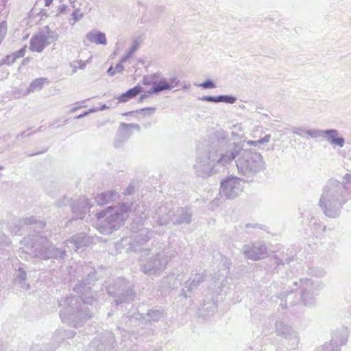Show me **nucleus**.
I'll return each mask as SVG.
<instances>
[{
	"mask_svg": "<svg viewBox=\"0 0 351 351\" xmlns=\"http://www.w3.org/2000/svg\"><path fill=\"white\" fill-rule=\"evenodd\" d=\"M73 290L80 294V300L71 295L59 301L60 306L64 305L60 311V317L63 322L77 328L93 317L92 312L85 304L93 305L96 301L97 293L91 290L90 282L77 284Z\"/></svg>",
	"mask_w": 351,
	"mask_h": 351,
	"instance_id": "f257e3e1",
	"label": "nucleus"
},
{
	"mask_svg": "<svg viewBox=\"0 0 351 351\" xmlns=\"http://www.w3.org/2000/svg\"><path fill=\"white\" fill-rule=\"evenodd\" d=\"M228 136L222 130L210 134L204 140V152L196 158L193 168L197 176L205 178L211 176L217 165H227Z\"/></svg>",
	"mask_w": 351,
	"mask_h": 351,
	"instance_id": "f03ea898",
	"label": "nucleus"
},
{
	"mask_svg": "<svg viewBox=\"0 0 351 351\" xmlns=\"http://www.w3.org/2000/svg\"><path fill=\"white\" fill-rule=\"evenodd\" d=\"M351 199V173H346L342 180L330 178L322 189L319 206L330 218L338 217L343 206Z\"/></svg>",
	"mask_w": 351,
	"mask_h": 351,
	"instance_id": "7ed1b4c3",
	"label": "nucleus"
},
{
	"mask_svg": "<svg viewBox=\"0 0 351 351\" xmlns=\"http://www.w3.org/2000/svg\"><path fill=\"white\" fill-rule=\"evenodd\" d=\"M227 165L234 160L238 173L245 182H252L261 171L265 169L263 156L252 149H243L239 144L232 143L228 138L226 155Z\"/></svg>",
	"mask_w": 351,
	"mask_h": 351,
	"instance_id": "20e7f679",
	"label": "nucleus"
},
{
	"mask_svg": "<svg viewBox=\"0 0 351 351\" xmlns=\"http://www.w3.org/2000/svg\"><path fill=\"white\" fill-rule=\"evenodd\" d=\"M21 244L27 254L43 260L63 259L66 256L65 248L57 247L46 237L41 235L25 237Z\"/></svg>",
	"mask_w": 351,
	"mask_h": 351,
	"instance_id": "39448f33",
	"label": "nucleus"
},
{
	"mask_svg": "<svg viewBox=\"0 0 351 351\" xmlns=\"http://www.w3.org/2000/svg\"><path fill=\"white\" fill-rule=\"evenodd\" d=\"M145 320L144 314L138 312L123 315L117 329L121 335V341L124 342L125 348H132L131 343L134 340H138L140 337H146L153 334L152 328H145V326L141 327L137 332L128 330L132 327L145 326Z\"/></svg>",
	"mask_w": 351,
	"mask_h": 351,
	"instance_id": "423d86ee",
	"label": "nucleus"
},
{
	"mask_svg": "<svg viewBox=\"0 0 351 351\" xmlns=\"http://www.w3.org/2000/svg\"><path fill=\"white\" fill-rule=\"evenodd\" d=\"M110 295L114 296L116 305L132 302L135 296L134 285L125 278L119 277L112 281L106 287Z\"/></svg>",
	"mask_w": 351,
	"mask_h": 351,
	"instance_id": "0eeeda50",
	"label": "nucleus"
},
{
	"mask_svg": "<svg viewBox=\"0 0 351 351\" xmlns=\"http://www.w3.org/2000/svg\"><path fill=\"white\" fill-rule=\"evenodd\" d=\"M97 217L99 220L105 218L104 221H101V232L104 234H110L119 229L123 225L125 219L123 214L112 206H108L106 210L97 213Z\"/></svg>",
	"mask_w": 351,
	"mask_h": 351,
	"instance_id": "6e6552de",
	"label": "nucleus"
},
{
	"mask_svg": "<svg viewBox=\"0 0 351 351\" xmlns=\"http://www.w3.org/2000/svg\"><path fill=\"white\" fill-rule=\"evenodd\" d=\"M174 256V252L169 248L164 249L149 258L141 267V270L148 276L159 274L166 268L167 265Z\"/></svg>",
	"mask_w": 351,
	"mask_h": 351,
	"instance_id": "1a4fd4ad",
	"label": "nucleus"
},
{
	"mask_svg": "<svg viewBox=\"0 0 351 351\" xmlns=\"http://www.w3.org/2000/svg\"><path fill=\"white\" fill-rule=\"evenodd\" d=\"M294 285L300 291V300L306 306L314 304L316 296L322 288L321 282L310 278L300 279L298 282H295Z\"/></svg>",
	"mask_w": 351,
	"mask_h": 351,
	"instance_id": "9d476101",
	"label": "nucleus"
},
{
	"mask_svg": "<svg viewBox=\"0 0 351 351\" xmlns=\"http://www.w3.org/2000/svg\"><path fill=\"white\" fill-rule=\"evenodd\" d=\"M242 180L236 176L228 177L221 182L219 195L226 199L235 198L243 191Z\"/></svg>",
	"mask_w": 351,
	"mask_h": 351,
	"instance_id": "9b49d317",
	"label": "nucleus"
},
{
	"mask_svg": "<svg viewBox=\"0 0 351 351\" xmlns=\"http://www.w3.org/2000/svg\"><path fill=\"white\" fill-rule=\"evenodd\" d=\"M307 134L312 138L322 137L326 138L331 145L343 147L345 145V139L343 136H339V132L335 129L328 130H309Z\"/></svg>",
	"mask_w": 351,
	"mask_h": 351,
	"instance_id": "f8f14e48",
	"label": "nucleus"
},
{
	"mask_svg": "<svg viewBox=\"0 0 351 351\" xmlns=\"http://www.w3.org/2000/svg\"><path fill=\"white\" fill-rule=\"evenodd\" d=\"M154 218L157 219L159 226L168 224L172 219L173 204L171 202H162L155 206Z\"/></svg>",
	"mask_w": 351,
	"mask_h": 351,
	"instance_id": "ddd939ff",
	"label": "nucleus"
},
{
	"mask_svg": "<svg viewBox=\"0 0 351 351\" xmlns=\"http://www.w3.org/2000/svg\"><path fill=\"white\" fill-rule=\"evenodd\" d=\"M241 252L247 259L257 261L263 258L267 254V248L261 243H254L244 245Z\"/></svg>",
	"mask_w": 351,
	"mask_h": 351,
	"instance_id": "4468645a",
	"label": "nucleus"
},
{
	"mask_svg": "<svg viewBox=\"0 0 351 351\" xmlns=\"http://www.w3.org/2000/svg\"><path fill=\"white\" fill-rule=\"evenodd\" d=\"M275 332L278 336L293 341V346H297L299 343L300 339L297 332L282 321L279 320L276 322Z\"/></svg>",
	"mask_w": 351,
	"mask_h": 351,
	"instance_id": "2eb2a0df",
	"label": "nucleus"
},
{
	"mask_svg": "<svg viewBox=\"0 0 351 351\" xmlns=\"http://www.w3.org/2000/svg\"><path fill=\"white\" fill-rule=\"evenodd\" d=\"M131 129H136L140 131L141 127L137 123H121L117 133V136L114 142L115 147H119L122 143H125L131 136Z\"/></svg>",
	"mask_w": 351,
	"mask_h": 351,
	"instance_id": "dca6fc26",
	"label": "nucleus"
},
{
	"mask_svg": "<svg viewBox=\"0 0 351 351\" xmlns=\"http://www.w3.org/2000/svg\"><path fill=\"white\" fill-rule=\"evenodd\" d=\"M92 242L91 239L85 233L81 232L73 235L71 239L65 241V247L71 250L73 249L75 252L82 247L88 245Z\"/></svg>",
	"mask_w": 351,
	"mask_h": 351,
	"instance_id": "f3484780",
	"label": "nucleus"
},
{
	"mask_svg": "<svg viewBox=\"0 0 351 351\" xmlns=\"http://www.w3.org/2000/svg\"><path fill=\"white\" fill-rule=\"evenodd\" d=\"M92 204L90 200L86 197H80L78 200H76L71 206V209L73 214V219H82L85 217L86 210L90 208Z\"/></svg>",
	"mask_w": 351,
	"mask_h": 351,
	"instance_id": "a211bd4d",
	"label": "nucleus"
},
{
	"mask_svg": "<svg viewBox=\"0 0 351 351\" xmlns=\"http://www.w3.org/2000/svg\"><path fill=\"white\" fill-rule=\"evenodd\" d=\"M206 276L203 272L191 274L190 278L185 282L184 287L182 289L181 295L184 298L189 297L186 291H192L204 282Z\"/></svg>",
	"mask_w": 351,
	"mask_h": 351,
	"instance_id": "6ab92c4d",
	"label": "nucleus"
},
{
	"mask_svg": "<svg viewBox=\"0 0 351 351\" xmlns=\"http://www.w3.org/2000/svg\"><path fill=\"white\" fill-rule=\"evenodd\" d=\"M192 213L187 208L180 207L173 211L172 221L173 225L189 224L191 222Z\"/></svg>",
	"mask_w": 351,
	"mask_h": 351,
	"instance_id": "aec40b11",
	"label": "nucleus"
},
{
	"mask_svg": "<svg viewBox=\"0 0 351 351\" xmlns=\"http://www.w3.org/2000/svg\"><path fill=\"white\" fill-rule=\"evenodd\" d=\"M165 312L163 309L152 308L148 310L146 314H144L145 320L144 322L145 328H151L149 326L152 322H158L162 318L165 317Z\"/></svg>",
	"mask_w": 351,
	"mask_h": 351,
	"instance_id": "412c9836",
	"label": "nucleus"
},
{
	"mask_svg": "<svg viewBox=\"0 0 351 351\" xmlns=\"http://www.w3.org/2000/svg\"><path fill=\"white\" fill-rule=\"evenodd\" d=\"M276 298L280 300V306L282 308H288L298 303L300 299H295V294L293 291H284L280 293Z\"/></svg>",
	"mask_w": 351,
	"mask_h": 351,
	"instance_id": "4be33fe9",
	"label": "nucleus"
},
{
	"mask_svg": "<svg viewBox=\"0 0 351 351\" xmlns=\"http://www.w3.org/2000/svg\"><path fill=\"white\" fill-rule=\"evenodd\" d=\"M119 195L118 192L114 190L108 191L105 192H102L98 194L95 199V202L98 205L103 206L104 204H110L114 200H116L119 197Z\"/></svg>",
	"mask_w": 351,
	"mask_h": 351,
	"instance_id": "5701e85b",
	"label": "nucleus"
},
{
	"mask_svg": "<svg viewBox=\"0 0 351 351\" xmlns=\"http://www.w3.org/2000/svg\"><path fill=\"white\" fill-rule=\"evenodd\" d=\"M47 38L40 34L33 36L30 40L29 49L32 51L42 52L47 45Z\"/></svg>",
	"mask_w": 351,
	"mask_h": 351,
	"instance_id": "b1692460",
	"label": "nucleus"
},
{
	"mask_svg": "<svg viewBox=\"0 0 351 351\" xmlns=\"http://www.w3.org/2000/svg\"><path fill=\"white\" fill-rule=\"evenodd\" d=\"M27 272L25 269L19 266L16 268L14 273V282L19 285L23 290H27L29 288V285L26 282Z\"/></svg>",
	"mask_w": 351,
	"mask_h": 351,
	"instance_id": "393cba45",
	"label": "nucleus"
},
{
	"mask_svg": "<svg viewBox=\"0 0 351 351\" xmlns=\"http://www.w3.org/2000/svg\"><path fill=\"white\" fill-rule=\"evenodd\" d=\"M143 91V88L137 84L134 87L130 88L126 92L122 93L120 96L117 97V99L119 103H125L135 98L137 95Z\"/></svg>",
	"mask_w": 351,
	"mask_h": 351,
	"instance_id": "a878e982",
	"label": "nucleus"
},
{
	"mask_svg": "<svg viewBox=\"0 0 351 351\" xmlns=\"http://www.w3.org/2000/svg\"><path fill=\"white\" fill-rule=\"evenodd\" d=\"M86 39L91 43L106 45L107 44L106 34L98 30H93L86 34Z\"/></svg>",
	"mask_w": 351,
	"mask_h": 351,
	"instance_id": "bb28decb",
	"label": "nucleus"
},
{
	"mask_svg": "<svg viewBox=\"0 0 351 351\" xmlns=\"http://www.w3.org/2000/svg\"><path fill=\"white\" fill-rule=\"evenodd\" d=\"M171 90V86L168 84V80L165 77L160 78L158 81L153 82L152 87L149 90V94H158L163 90Z\"/></svg>",
	"mask_w": 351,
	"mask_h": 351,
	"instance_id": "cd10ccee",
	"label": "nucleus"
},
{
	"mask_svg": "<svg viewBox=\"0 0 351 351\" xmlns=\"http://www.w3.org/2000/svg\"><path fill=\"white\" fill-rule=\"evenodd\" d=\"M101 343L99 347V350L113 351L116 341L114 335L112 332H106L101 339Z\"/></svg>",
	"mask_w": 351,
	"mask_h": 351,
	"instance_id": "c85d7f7f",
	"label": "nucleus"
},
{
	"mask_svg": "<svg viewBox=\"0 0 351 351\" xmlns=\"http://www.w3.org/2000/svg\"><path fill=\"white\" fill-rule=\"evenodd\" d=\"M75 335V332L73 330L60 328L56 330L52 338L54 341H57L59 344L66 339L73 338Z\"/></svg>",
	"mask_w": 351,
	"mask_h": 351,
	"instance_id": "c756f323",
	"label": "nucleus"
},
{
	"mask_svg": "<svg viewBox=\"0 0 351 351\" xmlns=\"http://www.w3.org/2000/svg\"><path fill=\"white\" fill-rule=\"evenodd\" d=\"M152 237V232L147 229H142L140 232L135 236L134 239V243L141 245L148 241Z\"/></svg>",
	"mask_w": 351,
	"mask_h": 351,
	"instance_id": "7c9ffc66",
	"label": "nucleus"
},
{
	"mask_svg": "<svg viewBox=\"0 0 351 351\" xmlns=\"http://www.w3.org/2000/svg\"><path fill=\"white\" fill-rule=\"evenodd\" d=\"M348 341V336L346 331L344 332H336L332 337V339L330 341L331 343H333L335 345H338L339 348L341 346L345 344Z\"/></svg>",
	"mask_w": 351,
	"mask_h": 351,
	"instance_id": "2f4dec72",
	"label": "nucleus"
},
{
	"mask_svg": "<svg viewBox=\"0 0 351 351\" xmlns=\"http://www.w3.org/2000/svg\"><path fill=\"white\" fill-rule=\"evenodd\" d=\"M45 82H47V78L45 77H40L34 80L31 82L29 87L27 88V93L40 90L43 88Z\"/></svg>",
	"mask_w": 351,
	"mask_h": 351,
	"instance_id": "473e14b6",
	"label": "nucleus"
},
{
	"mask_svg": "<svg viewBox=\"0 0 351 351\" xmlns=\"http://www.w3.org/2000/svg\"><path fill=\"white\" fill-rule=\"evenodd\" d=\"M85 271L87 273L86 277H84L82 280L78 284H84V282H91V286L93 285L95 281L97 280L96 271L94 268L89 266H86L84 268Z\"/></svg>",
	"mask_w": 351,
	"mask_h": 351,
	"instance_id": "72a5a7b5",
	"label": "nucleus"
},
{
	"mask_svg": "<svg viewBox=\"0 0 351 351\" xmlns=\"http://www.w3.org/2000/svg\"><path fill=\"white\" fill-rule=\"evenodd\" d=\"M161 282L165 285L162 287L164 290L173 289L176 288L178 284L177 282H176V278L173 274L167 276V277L164 278Z\"/></svg>",
	"mask_w": 351,
	"mask_h": 351,
	"instance_id": "f704fd0d",
	"label": "nucleus"
},
{
	"mask_svg": "<svg viewBox=\"0 0 351 351\" xmlns=\"http://www.w3.org/2000/svg\"><path fill=\"white\" fill-rule=\"evenodd\" d=\"M291 261H292V258H291L290 257H288L284 261L282 259L280 258L276 255L274 256L273 257H271L269 259L270 265L276 266L274 269H276V267H278L280 265H284L285 263L289 264Z\"/></svg>",
	"mask_w": 351,
	"mask_h": 351,
	"instance_id": "c9c22d12",
	"label": "nucleus"
},
{
	"mask_svg": "<svg viewBox=\"0 0 351 351\" xmlns=\"http://www.w3.org/2000/svg\"><path fill=\"white\" fill-rule=\"evenodd\" d=\"M156 110V109L154 107H147V108H141V109L136 110V111H130V112H125L123 114V115L128 116L133 113H141L144 116H145L147 114L152 115L155 112Z\"/></svg>",
	"mask_w": 351,
	"mask_h": 351,
	"instance_id": "e433bc0d",
	"label": "nucleus"
},
{
	"mask_svg": "<svg viewBox=\"0 0 351 351\" xmlns=\"http://www.w3.org/2000/svg\"><path fill=\"white\" fill-rule=\"evenodd\" d=\"M23 225V223H21V220L16 221L15 222L12 223L10 226V231L12 234L16 235V234H22V228Z\"/></svg>",
	"mask_w": 351,
	"mask_h": 351,
	"instance_id": "4c0bfd02",
	"label": "nucleus"
},
{
	"mask_svg": "<svg viewBox=\"0 0 351 351\" xmlns=\"http://www.w3.org/2000/svg\"><path fill=\"white\" fill-rule=\"evenodd\" d=\"M317 351H341V348L338 345H335L330 341L324 343L322 346L318 348Z\"/></svg>",
	"mask_w": 351,
	"mask_h": 351,
	"instance_id": "58836bf2",
	"label": "nucleus"
},
{
	"mask_svg": "<svg viewBox=\"0 0 351 351\" xmlns=\"http://www.w3.org/2000/svg\"><path fill=\"white\" fill-rule=\"evenodd\" d=\"M84 14L80 10V9L75 10L72 14H71V18L69 19V23L71 25H73L76 22L80 21Z\"/></svg>",
	"mask_w": 351,
	"mask_h": 351,
	"instance_id": "ea45409f",
	"label": "nucleus"
},
{
	"mask_svg": "<svg viewBox=\"0 0 351 351\" xmlns=\"http://www.w3.org/2000/svg\"><path fill=\"white\" fill-rule=\"evenodd\" d=\"M218 98L219 100V103L223 102L226 104H233L237 101L236 97L229 95H218Z\"/></svg>",
	"mask_w": 351,
	"mask_h": 351,
	"instance_id": "a19ab883",
	"label": "nucleus"
},
{
	"mask_svg": "<svg viewBox=\"0 0 351 351\" xmlns=\"http://www.w3.org/2000/svg\"><path fill=\"white\" fill-rule=\"evenodd\" d=\"M21 223H23V226L25 225H31V224H36L38 222L40 225L41 227L43 224L41 221H38V220L35 218L34 216L27 217L23 219H20Z\"/></svg>",
	"mask_w": 351,
	"mask_h": 351,
	"instance_id": "79ce46f5",
	"label": "nucleus"
},
{
	"mask_svg": "<svg viewBox=\"0 0 351 351\" xmlns=\"http://www.w3.org/2000/svg\"><path fill=\"white\" fill-rule=\"evenodd\" d=\"M269 140H270V135L267 134L259 140L249 141H247V144L250 145L258 146L259 145L268 143L269 141Z\"/></svg>",
	"mask_w": 351,
	"mask_h": 351,
	"instance_id": "37998d69",
	"label": "nucleus"
},
{
	"mask_svg": "<svg viewBox=\"0 0 351 351\" xmlns=\"http://www.w3.org/2000/svg\"><path fill=\"white\" fill-rule=\"evenodd\" d=\"M25 52H26V46H24L21 49H19L16 51H14V53L10 54L11 58H12L11 61L15 62L17 58H23L25 56Z\"/></svg>",
	"mask_w": 351,
	"mask_h": 351,
	"instance_id": "c03bdc74",
	"label": "nucleus"
},
{
	"mask_svg": "<svg viewBox=\"0 0 351 351\" xmlns=\"http://www.w3.org/2000/svg\"><path fill=\"white\" fill-rule=\"evenodd\" d=\"M195 85L204 89L215 88L216 87L215 82L211 80H207L201 84H195Z\"/></svg>",
	"mask_w": 351,
	"mask_h": 351,
	"instance_id": "a18cd8bd",
	"label": "nucleus"
},
{
	"mask_svg": "<svg viewBox=\"0 0 351 351\" xmlns=\"http://www.w3.org/2000/svg\"><path fill=\"white\" fill-rule=\"evenodd\" d=\"M291 130L293 134L299 135L300 136H303L304 133L307 134V131L308 130H306L305 128H304L302 126H299V127H293Z\"/></svg>",
	"mask_w": 351,
	"mask_h": 351,
	"instance_id": "49530a36",
	"label": "nucleus"
},
{
	"mask_svg": "<svg viewBox=\"0 0 351 351\" xmlns=\"http://www.w3.org/2000/svg\"><path fill=\"white\" fill-rule=\"evenodd\" d=\"M199 100L207 102H213V103H219V100L218 96H203L202 97L198 98Z\"/></svg>",
	"mask_w": 351,
	"mask_h": 351,
	"instance_id": "de8ad7c7",
	"label": "nucleus"
},
{
	"mask_svg": "<svg viewBox=\"0 0 351 351\" xmlns=\"http://www.w3.org/2000/svg\"><path fill=\"white\" fill-rule=\"evenodd\" d=\"M132 208V203H123L120 206L119 208H115V210H118L119 213H123V215L127 213L128 210H130Z\"/></svg>",
	"mask_w": 351,
	"mask_h": 351,
	"instance_id": "09e8293b",
	"label": "nucleus"
},
{
	"mask_svg": "<svg viewBox=\"0 0 351 351\" xmlns=\"http://www.w3.org/2000/svg\"><path fill=\"white\" fill-rule=\"evenodd\" d=\"M140 45L139 42L137 40H135L131 46V47L127 51V53L132 57L133 53L137 51Z\"/></svg>",
	"mask_w": 351,
	"mask_h": 351,
	"instance_id": "8fccbe9b",
	"label": "nucleus"
},
{
	"mask_svg": "<svg viewBox=\"0 0 351 351\" xmlns=\"http://www.w3.org/2000/svg\"><path fill=\"white\" fill-rule=\"evenodd\" d=\"M11 60H12V58H11L10 55L6 56L4 58H3L0 61V66H3L4 64H7V65H9V66L12 64L14 62V61H11Z\"/></svg>",
	"mask_w": 351,
	"mask_h": 351,
	"instance_id": "3c124183",
	"label": "nucleus"
},
{
	"mask_svg": "<svg viewBox=\"0 0 351 351\" xmlns=\"http://www.w3.org/2000/svg\"><path fill=\"white\" fill-rule=\"evenodd\" d=\"M158 76V74H154L153 76H145L143 78V84L144 85H149L151 84H153V82L154 81H153V77H155V76Z\"/></svg>",
	"mask_w": 351,
	"mask_h": 351,
	"instance_id": "603ef678",
	"label": "nucleus"
},
{
	"mask_svg": "<svg viewBox=\"0 0 351 351\" xmlns=\"http://www.w3.org/2000/svg\"><path fill=\"white\" fill-rule=\"evenodd\" d=\"M41 128H42V127H40V128H38L37 129V130H35L34 132H32V133H29V134H26V132H25V131H24V132H21V133H19V134H18L16 135V138H17V139H22V138H25V137H26V136H30L32 134H34V133H36V132H40V131H41Z\"/></svg>",
	"mask_w": 351,
	"mask_h": 351,
	"instance_id": "864d4df0",
	"label": "nucleus"
},
{
	"mask_svg": "<svg viewBox=\"0 0 351 351\" xmlns=\"http://www.w3.org/2000/svg\"><path fill=\"white\" fill-rule=\"evenodd\" d=\"M180 80L176 77H170L169 80H168V84L171 86V90L176 87L178 84Z\"/></svg>",
	"mask_w": 351,
	"mask_h": 351,
	"instance_id": "5fc2aeb1",
	"label": "nucleus"
},
{
	"mask_svg": "<svg viewBox=\"0 0 351 351\" xmlns=\"http://www.w3.org/2000/svg\"><path fill=\"white\" fill-rule=\"evenodd\" d=\"M115 71H117V73H122L123 71L124 70V66L123 65V64L121 62H119L118 64H116L115 67Z\"/></svg>",
	"mask_w": 351,
	"mask_h": 351,
	"instance_id": "6e6d98bb",
	"label": "nucleus"
},
{
	"mask_svg": "<svg viewBox=\"0 0 351 351\" xmlns=\"http://www.w3.org/2000/svg\"><path fill=\"white\" fill-rule=\"evenodd\" d=\"M97 110L95 109V108H93V109H90L87 112H85L82 114H80V115H78L77 117H76V119H81V118H83L84 117L88 115L89 113L90 112H96Z\"/></svg>",
	"mask_w": 351,
	"mask_h": 351,
	"instance_id": "4d7b16f0",
	"label": "nucleus"
},
{
	"mask_svg": "<svg viewBox=\"0 0 351 351\" xmlns=\"http://www.w3.org/2000/svg\"><path fill=\"white\" fill-rule=\"evenodd\" d=\"M134 191V187L132 185H129L123 193L124 195H130L133 193Z\"/></svg>",
	"mask_w": 351,
	"mask_h": 351,
	"instance_id": "13d9d810",
	"label": "nucleus"
},
{
	"mask_svg": "<svg viewBox=\"0 0 351 351\" xmlns=\"http://www.w3.org/2000/svg\"><path fill=\"white\" fill-rule=\"evenodd\" d=\"M115 69L114 66H110L109 67V69H108L107 71V73L110 75V76H114L117 73V71H115Z\"/></svg>",
	"mask_w": 351,
	"mask_h": 351,
	"instance_id": "bf43d9fd",
	"label": "nucleus"
},
{
	"mask_svg": "<svg viewBox=\"0 0 351 351\" xmlns=\"http://www.w3.org/2000/svg\"><path fill=\"white\" fill-rule=\"evenodd\" d=\"M67 8V6L64 4H62L59 6L58 9V14H62L63 13Z\"/></svg>",
	"mask_w": 351,
	"mask_h": 351,
	"instance_id": "052dcab7",
	"label": "nucleus"
},
{
	"mask_svg": "<svg viewBox=\"0 0 351 351\" xmlns=\"http://www.w3.org/2000/svg\"><path fill=\"white\" fill-rule=\"evenodd\" d=\"M131 58L130 56H129L127 53L121 58L120 62L125 63L128 60H129Z\"/></svg>",
	"mask_w": 351,
	"mask_h": 351,
	"instance_id": "680f3d73",
	"label": "nucleus"
},
{
	"mask_svg": "<svg viewBox=\"0 0 351 351\" xmlns=\"http://www.w3.org/2000/svg\"><path fill=\"white\" fill-rule=\"evenodd\" d=\"M326 272L324 270H318L314 275L317 277H323L325 275Z\"/></svg>",
	"mask_w": 351,
	"mask_h": 351,
	"instance_id": "e2e57ef3",
	"label": "nucleus"
},
{
	"mask_svg": "<svg viewBox=\"0 0 351 351\" xmlns=\"http://www.w3.org/2000/svg\"><path fill=\"white\" fill-rule=\"evenodd\" d=\"M65 201H66L67 202H69V199H66V197H64V198H63V200H62V202H60V201H58V202H56V204H57V206H63V205H66V203H65V202H64Z\"/></svg>",
	"mask_w": 351,
	"mask_h": 351,
	"instance_id": "0e129e2a",
	"label": "nucleus"
},
{
	"mask_svg": "<svg viewBox=\"0 0 351 351\" xmlns=\"http://www.w3.org/2000/svg\"><path fill=\"white\" fill-rule=\"evenodd\" d=\"M150 94L148 93V92L145 94H143L140 96L139 97V101L140 102H142L145 99H147V97H149Z\"/></svg>",
	"mask_w": 351,
	"mask_h": 351,
	"instance_id": "69168bd1",
	"label": "nucleus"
},
{
	"mask_svg": "<svg viewBox=\"0 0 351 351\" xmlns=\"http://www.w3.org/2000/svg\"><path fill=\"white\" fill-rule=\"evenodd\" d=\"M79 64H80V65H79V68H80V69H84L85 68V66H86V63H85L84 62H83V61L80 60V61L79 62Z\"/></svg>",
	"mask_w": 351,
	"mask_h": 351,
	"instance_id": "338daca9",
	"label": "nucleus"
},
{
	"mask_svg": "<svg viewBox=\"0 0 351 351\" xmlns=\"http://www.w3.org/2000/svg\"><path fill=\"white\" fill-rule=\"evenodd\" d=\"M191 88V84L189 83H185L182 86V89H189Z\"/></svg>",
	"mask_w": 351,
	"mask_h": 351,
	"instance_id": "774afa93",
	"label": "nucleus"
}]
</instances>
